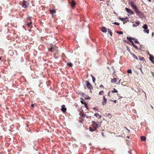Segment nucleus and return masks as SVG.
<instances>
[{
  "mask_svg": "<svg viewBox=\"0 0 154 154\" xmlns=\"http://www.w3.org/2000/svg\"><path fill=\"white\" fill-rule=\"evenodd\" d=\"M116 79L115 78L112 79L111 80V82L113 83H115L116 82Z\"/></svg>",
  "mask_w": 154,
  "mask_h": 154,
  "instance_id": "obj_20",
  "label": "nucleus"
},
{
  "mask_svg": "<svg viewBox=\"0 0 154 154\" xmlns=\"http://www.w3.org/2000/svg\"><path fill=\"white\" fill-rule=\"evenodd\" d=\"M89 130L91 131V132H92L94 131V129L92 128L91 127H90L89 128Z\"/></svg>",
  "mask_w": 154,
  "mask_h": 154,
  "instance_id": "obj_31",
  "label": "nucleus"
},
{
  "mask_svg": "<svg viewBox=\"0 0 154 154\" xmlns=\"http://www.w3.org/2000/svg\"><path fill=\"white\" fill-rule=\"evenodd\" d=\"M130 5L133 8L135 11L137 8V7L134 5V4L132 2H131L130 4Z\"/></svg>",
  "mask_w": 154,
  "mask_h": 154,
  "instance_id": "obj_7",
  "label": "nucleus"
},
{
  "mask_svg": "<svg viewBox=\"0 0 154 154\" xmlns=\"http://www.w3.org/2000/svg\"><path fill=\"white\" fill-rule=\"evenodd\" d=\"M130 42H131V43L132 45L134 46V47L136 49L138 50V47L137 46L135 45L134 43L133 42L132 40L130 41Z\"/></svg>",
  "mask_w": 154,
  "mask_h": 154,
  "instance_id": "obj_14",
  "label": "nucleus"
},
{
  "mask_svg": "<svg viewBox=\"0 0 154 154\" xmlns=\"http://www.w3.org/2000/svg\"><path fill=\"white\" fill-rule=\"evenodd\" d=\"M80 115L83 117H86L87 116V115L85 114L83 112V111L82 110V111H81L80 113Z\"/></svg>",
  "mask_w": 154,
  "mask_h": 154,
  "instance_id": "obj_9",
  "label": "nucleus"
},
{
  "mask_svg": "<svg viewBox=\"0 0 154 154\" xmlns=\"http://www.w3.org/2000/svg\"><path fill=\"white\" fill-rule=\"evenodd\" d=\"M50 11L52 14H53L56 13V11L54 10H50Z\"/></svg>",
  "mask_w": 154,
  "mask_h": 154,
  "instance_id": "obj_18",
  "label": "nucleus"
},
{
  "mask_svg": "<svg viewBox=\"0 0 154 154\" xmlns=\"http://www.w3.org/2000/svg\"><path fill=\"white\" fill-rule=\"evenodd\" d=\"M103 101L102 102V104H103V105H104L106 103L107 99L104 96H103Z\"/></svg>",
  "mask_w": 154,
  "mask_h": 154,
  "instance_id": "obj_12",
  "label": "nucleus"
},
{
  "mask_svg": "<svg viewBox=\"0 0 154 154\" xmlns=\"http://www.w3.org/2000/svg\"><path fill=\"white\" fill-rule=\"evenodd\" d=\"M140 71H141V72L142 73V74H143V71H142V69H140Z\"/></svg>",
  "mask_w": 154,
  "mask_h": 154,
  "instance_id": "obj_51",
  "label": "nucleus"
},
{
  "mask_svg": "<svg viewBox=\"0 0 154 154\" xmlns=\"http://www.w3.org/2000/svg\"><path fill=\"white\" fill-rule=\"evenodd\" d=\"M61 111L65 113L66 112V109L65 107V105H63L61 106Z\"/></svg>",
  "mask_w": 154,
  "mask_h": 154,
  "instance_id": "obj_6",
  "label": "nucleus"
},
{
  "mask_svg": "<svg viewBox=\"0 0 154 154\" xmlns=\"http://www.w3.org/2000/svg\"><path fill=\"white\" fill-rule=\"evenodd\" d=\"M154 35V33L153 32H152V35L153 36Z\"/></svg>",
  "mask_w": 154,
  "mask_h": 154,
  "instance_id": "obj_54",
  "label": "nucleus"
},
{
  "mask_svg": "<svg viewBox=\"0 0 154 154\" xmlns=\"http://www.w3.org/2000/svg\"><path fill=\"white\" fill-rule=\"evenodd\" d=\"M108 116V115H111V114L110 113H108L107 114Z\"/></svg>",
  "mask_w": 154,
  "mask_h": 154,
  "instance_id": "obj_53",
  "label": "nucleus"
},
{
  "mask_svg": "<svg viewBox=\"0 0 154 154\" xmlns=\"http://www.w3.org/2000/svg\"><path fill=\"white\" fill-rule=\"evenodd\" d=\"M117 33L119 34H122L123 33L122 31H118Z\"/></svg>",
  "mask_w": 154,
  "mask_h": 154,
  "instance_id": "obj_33",
  "label": "nucleus"
},
{
  "mask_svg": "<svg viewBox=\"0 0 154 154\" xmlns=\"http://www.w3.org/2000/svg\"><path fill=\"white\" fill-rule=\"evenodd\" d=\"M91 76L92 78V81H93V82L94 83H95V78L93 75H91Z\"/></svg>",
  "mask_w": 154,
  "mask_h": 154,
  "instance_id": "obj_21",
  "label": "nucleus"
},
{
  "mask_svg": "<svg viewBox=\"0 0 154 154\" xmlns=\"http://www.w3.org/2000/svg\"><path fill=\"white\" fill-rule=\"evenodd\" d=\"M120 81H121V80H119V81L118 83H117V84H119L120 82Z\"/></svg>",
  "mask_w": 154,
  "mask_h": 154,
  "instance_id": "obj_47",
  "label": "nucleus"
},
{
  "mask_svg": "<svg viewBox=\"0 0 154 154\" xmlns=\"http://www.w3.org/2000/svg\"><path fill=\"white\" fill-rule=\"evenodd\" d=\"M127 72L128 73H132L131 70V69H129L127 70Z\"/></svg>",
  "mask_w": 154,
  "mask_h": 154,
  "instance_id": "obj_32",
  "label": "nucleus"
},
{
  "mask_svg": "<svg viewBox=\"0 0 154 154\" xmlns=\"http://www.w3.org/2000/svg\"><path fill=\"white\" fill-rule=\"evenodd\" d=\"M57 48L56 46H52L51 48L48 49L49 51H51L52 52H54L55 51H57Z\"/></svg>",
  "mask_w": 154,
  "mask_h": 154,
  "instance_id": "obj_3",
  "label": "nucleus"
},
{
  "mask_svg": "<svg viewBox=\"0 0 154 154\" xmlns=\"http://www.w3.org/2000/svg\"><path fill=\"white\" fill-rule=\"evenodd\" d=\"M119 19L122 21H125V22L126 23L127 21H128V18L127 17L125 18H119Z\"/></svg>",
  "mask_w": 154,
  "mask_h": 154,
  "instance_id": "obj_8",
  "label": "nucleus"
},
{
  "mask_svg": "<svg viewBox=\"0 0 154 154\" xmlns=\"http://www.w3.org/2000/svg\"><path fill=\"white\" fill-rule=\"evenodd\" d=\"M86 118H88H88H90V116H88L87 115V116H86Z\"/></svg>",
  "mask_w": 154,
  "mask_h": 154,
  "instance_id": "obj_41",
  "label": "nucleus"
},
{
  "mask_svg": "<svg viewBox=\"0 0 154 154\" xmlns=\"http://www.w3.org/2000/svg\"><path fill=\"white\" fill-rule=\"evenodd\" d=\"M144 92V94H145V97H146V93H145Z\"/></svg>",
  "mask_w": 154,
  "mask_h": 154,
  "instance_id": "obj_55",
  "label": "nucleus"
},
{
  "mask_svg": "<svg viewBox=\"0 0 154 154\" xmlns=\"http://www.w3.org/2000/svg\"><path fill=\"white\" fill-rule=\"evenodd\" d=\"M108 32L109 33L110 35H111V36H112V32H111V30H110V29H108Z\"/></svg>",
  "mask_w": 154,
  "mask_h": 154,
  "instance_id": "obj_24",
  "label": "nucleus"
},
{
  "mask_svg": "<svg viewBox=\"0 0 154 154\" xmlns=\"http://www.w3.org/2000/svg\"><path fill=\"white\" fill-rule=\"evenodd\" d=\"M125 9L127 12L130 14H134V12L131 10V9L126 8Z\"/></svg>",
  "mask_w": 154,
  "mask_h": 154,
  "instance_id": "obj_5",
  "label": "nucleus"
},
{
  "mask_svg": "<svg viewBox=\"0 0 154 154\" xmlns=\"http://www.w3.org/2000/svg\"><path fill=\"white\" fill-rule=\"evenodd\" d=\"M112 93H114V92L117 93V92H118V91L116 90L115 88H114L113 90L112 91Z\"/></svg>",
  "mask_w": 154,
  "mask_h": 154,
  "instance_id": "obj_25",
  "label": "nucleus"
},
{
  "mask_svg": "<svg viewBox=\"0 0 154 154\" xmlns=\"http://www.w3.org/2000/svg\"><path fill=\"white\" fill-rule=\"evenodd\" d=\"M1 57H0V60H1Z\"/></svg>",
  "mask_w": 154,
  "mask_h": 154,
  "instance_id": "obj_57",
  "label": "nucleus"
},
{
  "mask_svg": "<svg viewBox=\"0 0 154 154\" xmlns=\"http://www.w3.org/2000/svg\"><path fill=\"white\" fill-rule=\"evenodd\" d=\"M84 105L85 107L87 109H88V107L87 106V103L85 102H84Z\"/></svg>",
  "mask_w": 154,
  "mask_h": 154,
  "instance_id": "obj_30",
  "label": "nucleus"
},
{
  "mask_svg": "<svg viewBox=\"0 0 154 154\" xmlns=\"http://www.w3.org/2000/svg\"><path fill=\"white\" fill-rule=\"evenodd\" d=\"M85 82L87 85V88L90 90L91 89L92 87V85H91L90 83L88 81H86Z\"/></svg>",
  "mask_w": 154,
  "mask_h": 154,
  "instance_id": "obj_4",
  "label": "nucleus"
},
{
  "mask_svg": "<svg viewBox=\"0 0 154 154\" xmlns=\"http://www.w3.org/2000/svg\"><path fill=\"white\" fill-rule=\"evenodd\" d=\"M141 140L142 141H145L146 140V137L143 136H141Z\"/></svg>",
  "mask_w": 154,
  "mask_h": 154,
  "instance_id": "obj_17",
  "label": "nucleus"
},
{
  "mask_svg": "<svg viewBox=\"0 0 154 154\" xmlns=\"http://www.w3.org/2000/svg\"><path fill=\"white\" fill-rule=\"evenodd\" d=\"M127 50L129 51H130V49L128 48V47H127Z\"/></svg>",
  "mask_w": 154,
  "mask_h": 154,
  "instance_id": "obj_45",
  "label": "nucleus"
},
{
  "mask_svg": "<svg viewBox=\"0 0 154 154\" xmlns=\"http://www.w3.org/2000/svg\"><path fill=\"white\" fill-rule=\"evenodd\" d=\"M101 30L103 32H107V29L104 27H103L101 28Z\"/></svg>",
  "mask_w": 154,
  "mask_h": 154,
  "instance_id": "obj_13",
  "label": "nucleus"
},
{
  "mask_svg": "<svg viewBox=\"0 0 154 154\" xmlns=\"http://www.w3.org/2000/svg\"><path fill=\"white\" fill-rule=\"evenodd\" d=\"M22 7L24 8H26L27 7L26 4L25 3H23L22 5Z\"/></svg>",
  "mask_w": 154,
  "mask_h": 154,
  "instance_id": "obj_23",
  "label": "nucleus"
},
{
  "mask_svg": "<svg viewBox=\"0 0 154 154\" xmlns=\"http://www.w3.org/2000/svg\"><path fill=\"white\" fill-rule=\"evenodd\" d=\"M134 40H135V43L139 44V42L137 41V39H134Z\"/></svg>",
  "mask_w": 154,
  "mask_h": 154,
  "instance_id": "obj_34",
  "label": "nucleus"
},
{
  "mask_svg": "<svg viewBox=\"0 0 154 154\" xmlns=\"http://www.w3.org/2000/svg\"><path fill=\"white\" fill-rule=\"evenodd\" d=\"M91 123L93 124L92 126H96V127H98V125L96 123V122L94 121H92Z\"/></svg>",
  "mask_w": 154,
  "mask_h": 154,
  "instance_id": "obj_11",
  "label": "nucleus"
},
{
  "mask_svg": "<svg viewBox=\"0 0 154 154\" xmlns=\"http://www.w3.org/2000/svg\"><path fill=\"white\" fill-rule=\"evenodd\" d=\"M103 93H104V91H103L102 90V91H100L99 92V94L100 95H102Z\"/></svg>",
  "mask_w": 154,
  "mask_h": 154,
  "instance_id": "obj_26",
  "label": "nucleus"
},
{
  "mask_svg": "<svg viewBox=\"0 0 154 154\" xmlns=\"http://www.w3.org/2000/svg\"><path fill=\"white\" fill-rule=\"evenodd\" d=\"M127 39L129 41H130H130H131V40H132L131 39H132L133 40H134V38H132L130 37H127Z\"/></svg>",
  "mask_w": 154,
  "mask_h": 154,
  "instance_id": "obj_22",
  "label": "nucleus"
},
{
  "mask_svg": "<svg viewBox=\"0 0 154 154\" xmlns=\"http://www.w3.org/2000/svg\"><path fill=\"white\" fill-rule=\"evenodd\" d=\"M28 18L30 21H31V20L32 19V17H28Z\"/></svg>",
  "mask_w": 154,
  "mask_h": 154,
  "instance_id": "obj_40",
  "label": "nucleus"
},
{
  "mask_svg": "<svg viewBox=\"0 0 154 154\" xmlns=\"http://www.w3.org/2000/svg\"><path fill=\"white\" fill-rule=\"evenodd\" d=\"M32 21L30 22L29 23H28L27 24V25L29 27L32 24Z\"/></svg>",
  "mask_w": 154,
  "mask_h": 154,
  "instance_id": "obj_36",
  "label": "nucleus"
},
{
  "mask_svg": "<svg viewBox=\"0 0 154 154\" xmlns=\"http://www.w3.org/2000/svg\"><path fill=\"white\" fill-rule=\"evenodd\" d=\"M80 100H81V103L83 104H84V102H84V99L82 98H80Z\"/></svg>",
  "mask_w": 154,
  "mask_h": 154,
  "instance_id": "obj_28",
  "label": "nucleus"
},
{
  "mask_svg": "<svg viewBox=\"0 0 154 154\" xmlns=\"http://www.w3.org/2000/svg\"><path fill=\"white\" fill-rule=\"evenodd\" d=\"M140 24V22L139 21H138L137 22H135L134 23H133V26L134 27H137V26H139Z\"/></svg>",
  "mask_w": 154,
  "mask_h": 154,
  "instance_id": "obj_10",
  "label": "nucleus"
},
{
  "mask_svg": "<svg viewBox=\"0 0 154 154\" xmlns=\"http://www.w3.org/2000/svg\"><path fill=\"white\" fill-rule=\"evenodd\" d=\"M152 76L154 77V73L153 72H152Z\"/></svg>",
  "mask_w": 154,
  "mask_h": 154,
  "instance_id": "obj_44",
  "label": "nucleus"
},
{
  "mask_svg": "<svg viewBox=\"0 0 154 154\" xmlns=\"http://www.w3.org/2000/svg\"><path fill=\"white\" fill-rule=\"evenodd\" d=\"M67 65L69 67H71L72 66V64L71 63H67Z\"/></svg>",
  "mask_w": 154,
  "mask_h": 154,
  "instance_id": "obj_29",
  "label": "nucleus"
},
{
  "mask_svg": "<svg viewBox=\"0 0 154 154\" xmlns=\"http://www.w3.org/2000/svg\"><path fill=\"white\" fill-rule=\"evenodd\" d=\"M142 28L144 29L143 30L144 32L148 34L149 32V30L148 29V27L146 24H144Z\"/></svg>",
  "mask_w": 154,
  "mask_h": 154,
  "instance_id": "obj_2",
  "label": "nucleus"
},
{
  "mask_svg": "<svg viewBox=\"0 0 154 154\" xmlns=\"http://www.w3.org/2000/svg\"><path fill=\"white\" fill-rule=\"evenodd\" d=\"M111 101H112L113 102L115 103H116V100H111Z\"/></svg>",
  "mask_w": 154,
  "mask_h": 154,
  "instance_id": "obj_43",
  "label": "nucleus"
},
{
  "mask_svg": "<svg viewBox=\"0 0 154 154\" xmlns=\"http://www.w3.org/2000/svg\"><path fill=\"white\" fill-rule=\"evenodd\" d=\"M154 59V58L152 56L150 55L149 57V59L154 64V61L153 60V59Z\"/></svg>",
  "mask_w": 154,
  "mask_h": 154,
  "instance_id": "obj_16",
  "label": "nucleus"
},
{
  "mask_svg": "<svg viewBox=\"0 0 154 154\" xmlns=\"http://www.w3.org/2000/svg\"><path fill=\"white\" fill-rule=\"evenodd\" d=\"M149 2H151V0H148Z\"/></svg>",
  "mask_w": 154,
  "mask_h": 154,
  "instance_id": "obj_59",
  "label": "nucleus"
},
{
  "mask_svg": "<svg viewBox=\"0 0 154 154\" xmlns=\"http://www.w3.org/2000/svg\"><path fill=\"white\" fill-rule=\"evenodd\" d=\"M139 59L141 60L144 61V58L143 57H139Z\"/></svg>",
  "mask_w": 154,
  "mask_h": 154,
  "instance_id": "obj_35",
  "label": "nucleus"
},
{
  "mask_svg": "<svg viewBox=\"0 0 154 154\" xmlns=\"http://www.w3.org/2000/svg\"><path fill=\"white\" fill-rule=\"evenodd\" d=\"M101 134H102V136L103 137H105V136H104V134H103V133H101Z\"/></svg>",
  "mask_w": 154,
  "mask_h": 154,
  "instance_id": "obj_42",
  "label": "nucleus"
},
{
  "mask_svg": "<svg viewBox=\"0 0 154 154\" xmlns=\"http://www.w3.org/2000/svg\"><path fill=\"white\" fill-rule=\"evenodd\" d=\"M76 4L75 3L74 0L72 1L71 3V5L72 7H74Z\"/></svg>",
  "mask_w": 154,
  "mask_h": 154,
  "instance_id": "obj_15",
  "label": "nucleus"
},
{
  "mask_svg": "<svg viewBox=\"0 0 154 154\" xmlns=\"http://www.w3.org/2000/svg\"><path fill=\"white\" fill-rule=\"evenodd\" d=\"M93 129H94V131H95V130H96L97 128H98V127H96V126H93Z\"/></svg>",
  "mask_w": 154,
  "mask_h": 154,
  "instance_id": "obj_37",
  "label": "nucleus"
},
{
  "mask_svg": "<svg viewBox=\"0 0 154 154\" xmlns=\"http://www.w3.org/2000/svg\"><path fill=\"white\" fill-rule=\"evenodd\" d=\"M150 106H151V107L152 108V109H153V106H152V105H150Z\"/></svg>",
  "mask_w": 154,
  "mask_h": 154,
  "instance_id": "obj_52",
  "label": "nucleus"
},
{
  "mask_svg": "<svg viewBox=\"0 0 154 154\" xmlns=\"http://www.w3.org/2000/svg\"><path fill=\"white\" fill-rule=\"evenodd\" d=\"M135 12L137 14V15L140 17H144V14L141 12L139 10V9L137 8L135 11Z\"/></svg>",
  "mask_w": 154,
  "mask_h": 154,
  "instance_id": "obj_1",
  "label": "nucleus"
},
{
  "mask_svg": "<svg viewBox=\"0 0 154 154\" xmlns=\"http://www.w3.org/2000/svg\"><path fill=\"white\" fill-rule=\"evenodd\" d=\"M94 116H96L97 117H98L99 119H100L101 118V116L98 113H95L94 114Z\"/></svg>",
  "mask_w": 154,
  "mask_h": 154,
  "instance_id": "obj_19",
  "label": "nucleus"
},
{
  "mask_svg": "<svg viewBox=\"0 0 154 154\" xmlns=\"http://www.w3.org/2000/svg\"><path fill=\"white\" fill-rule=\"evenodd\" d=\"M83 97L85 98V99H86V100H89L90 99V98L89 97H88V96H87L86 97H85L84 96H83Z\"/></svg>",
  "mask_w": 154,
  "mask_h": 154,
  "instance_id": "obj_38",
  "label": "nucleus"
},
{
  "mask_svg": "<svg viewBox=\"0 0 154 154\" xmlns=\"http://www.w3.org/2000/svg\"><path fill=\"white\" fill-rule=\"evenodd\" d=\"M102 131H104V130H102Z\"/></svg>",
  "mask_w": 154,
  "mask_h": 154,
  "instance_id": "obj_60",
  "label": "nucleus"
},
{
  "mask_svg": "<svg viewBox=\"0 0 154 154\" xmlns=\"http://www.w3.org/2000/svg\"><path fill=\"white\" fill-rule=\"evenodd\" d=\"M100 88H103V86L102 85H101L100 86Z\"/></svg>",
  "mask_w": 154,
  "mask_h": 154,
  "instance_id": "obj_46",
  "label": "nucleus"
},
{
  "mask_svg": "<svg viewBox=\"0 0 154 154\" xmlns=\"http://www.w3.org/2000/svg\"><path fill=\"white\" fill-rule=\"evenodd\" d=\"M110 92L109 91V92H108V95L109 96V94H110Z\"/></svg>",
  "mask_w": 154,
  "mask_h": 154,
  "instance_id": "obj_49",
  "label": "nucleus"
},
{
  "mask_svg": "<svg viewBox=\"0 0 154 154\" xmlns=\"http://www.w3.org/2000/svg\"><path fill=\"white\" fill-rule=\"evenodd\" d=\"M93 109H95H95H96V110H97V109H96V108H94Z\"/></svg>",
  "mask_w": 154,
  "mask_h": 154,
  "instance_id": "obj_56",
  "label": "nucleus"
},
{
  "mask_svg": "<svg viewBox=\"0 0 154 154\" xmlns=\"http://www.w3.org/2000/svg\"><path fill=\"white\" fill-rule=\"evenodd\" d=\"M132 55L133 57L136 60H137L138 59L136 55H135L134 54H132Z\"/></svg>",
  "mask_w": 154,
  "mask_h": 154,
  "instance_id": "obj_27",
  "label": "nucleus"
},
{
  "mask_svg": "<svg viewBox=\"0 0 154 154\" xmlns=\"http://www.w3.org/2000/svg\"><path fill=\"white\" fill-rule=\"evenodd\" d=\"M139 69L140 70L141 69V68H139Z\"/></svg>",
  "mask_w": 154,
  "mask_h": 154,
  "instance_id": "obj_58",
  "label": "nucleus"
},
{
  "mask_svg": "<svg viewBox=\"0 0 154 154\" xmlns=\"http://www.w3.org/2000/svg\"><path fill=\"white\" fill-rule=\"evenodd\" d=\"M125 128L129 132H130V130L128 129L126 127H125Z\"/></svg>",
  "mask_w": 154,
  "mask_h": 154,
  "instance_id": "obj_50",
  "label": "nucleus"
},
{
  "mask_svg": "<svg viewBox=\"0 0 154 154\" xmlns=\"http://www.w3.org/2000/svg\"><path fill=\"white\" fill-rule=\"evenodd\" d=\"M113 23V24H115L117 25H119V23L116 22H115Z\"/></svg>",
  "mask_w": 154,
  "mask_h": 154,
  "instance_id": "obj_39",
  "label": "nucleus"
},
{
  "mask_svg": "<svg viewBox=\"0 0 154 154\" xmlns=\"http://www.w3.org/2000/svg\"><path fill=\"white\" fill-rule=\"evenodd\" d=\"M31 106L32 107H34V105L33 104H32L31 105Z\"/></svg>",
  "mask_w": 154,
  "mask_h": 154,
  "instance_id": "obj_48",
  "label": "nucleus"
}]
</instances>
